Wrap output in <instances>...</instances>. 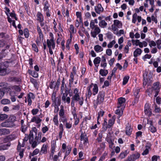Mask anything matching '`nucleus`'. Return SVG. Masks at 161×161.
<instances>
[{"label":"nucleus","instance_id":"72a5a7b5","mask_svg":"<svg viewBox=\"0 0 161 161\" xmlns=\"http://www.w3.org/2000/svg\"><path fill=\"white\" fill-rule=\"evenodd\" d=\"M53 121L54 123V124L58 126V115H56L54 116L53 119Z\"/></svg>","mask_w":161,"mask_h":161},{"label":"nucleus","instance_id":"7c9ffc66","mask_svg":"<svg viewBox=\"0 0 161 161\" xmlns=\"http://www.w3.org/2000/svg\"><path fill=\"white\" fill-rule=\"evenodd\" d=\"M98 87L97 85L95 84L93 85V95H95L98 92Z\"/></svg>","mask_w":161,"mask_h":161},{"label":"nucleus","instance_id":"13d9d810","mask_svg":"<svg viewBox=\"0 0 161 161\" xmlns=\"http://www.w3.org/2000/svg\"><path fill=\"white\" fill-rule=\"evenodd\" d=\"M39 152V150L38 148L36 149L31 154V156H34L37 154Z\"/></svg>","mask_w":161,"mask_h":161},{"label":"nucleus","instance_id":"37998d69","mask_svg":"<svg viewBox=\"0 0 161 161\" xmlns=\"http://www.w3.org/2000/svg\"><path fill=\"white\" fill-rule=\"evenodd\" d=\"M56 87L55 83V81L53 80H52L49 85V87L51 89H53Z\"/></svg>","mask_w":161,"mask_h":161},{"label":"nucleus","instance_id":"f257e3e1","mask_svg":"<svg viewBox=\"0 0 161 161\" xmlns=\"http://www.w3.org/2000/svg\"><path fill=\"white\" fill-rule=\"evenodd\" d=\"M125 99L124 97H120L118 99L117 108L118 109L115 111V113L118 115L119 118L123 114V110L125 107Z\"/></svg>","mask_w":161,"mask_h":161},{"label":"nucleus","instance_id":"e433bc0d","mask_svg":"<svg viewBox=\"0 0 161 161\" xmlns=\"http://www.w3.org/2000/svg\"><path fill=\"white\" fill-rule=\"evenodd\" d=\"M101 61V58L99 57H97L93 61L94 63L95 66L97 64H99Z\"/></svg>","mask_w":161,"mask_h":161},{"label":"nucleus","instance_id":"49530a36","mask_svg":"<svg viewBox=\"0 0 161 161\" xmlns=\"http://www.w3.org/2000/svg\"><path fill=\"white\" fill-rule=\"evenodd\" d=\"M90 27L92 29H93L95 26H97V25H95L94 21L93 20H92L91 21L90 24Z\"/></svg>","mask_w":161,"mask_h":161},{"label":"nucleus","instance_id":"ea45409f","mask_svg":"<svg viewBox=\"0 0 161 161\" xmlns=\"http://www.w3.org/2000/svg\"><path fill=\"white\" fill-rule=\"evenodd\" d=\"M49 5L48 3V2L46 1L44 4V7L43 9L45 11H49Z\"/></svg>","mask_w":161,"mask_h":161},{"label":"nucleus","instance_id":"6e6d98bb","mask_svg":"<svg viewBox=\"0 0 161 161\" xmlns=\"http://www.w3.org/2000/svg\"><path fill=\"white\" fill-rule=\"evenodd\" d=\"M48 128L46 126H45L42 127V130L43 133H45L46 132L48 131Z\"/></svg>","mask_w":161,"mask_h":161},{"label":"nucleus","instance_id":"ddd939ff","mask_svg":"<svg viewBox=\"0 0 161 161\" xmlns=\"http://www.w3.org/2000/svg\"><path fill=\"white\" fill-rule=\"evenodd\" d=\"M95 10L97 14H100L103 11V8L102 7L101 5L100 4H99L97 6L95 7Z\"/></svg>","mask_w":161,"mask_h":161},{"label":"nucleus","instance_id":"b1692460","mask_svg":"<svg viewBox=\"0 0 161 161\" xmlns=\"http://www.w3.org/2000/svg\"><path fill=\"white\" fill-rule=\"evenodd\" d=\"M74 80V76L73 73H71L69 80V86L70 87L72 86V84H73Z\"/></svg>","mask_w":161,"mask_h":161},{"label":"nucleus","instance_id":"f8f14e48","mask_svg":"<svg viewBox=\"0 0 161 161\" xmlns=\"http://www.w3.org/2000/svg\"><path fill=\"white\" fill-rule=\"evenodd\" d=\"M42 121V120L39 117L34 116L31 119V122H35L36 124H38L39 126H40Z\"/></svg>","mask_w":161,"mask_h":161},{"label":"nucleus","instance_id":"052dcab7","mask_svg":"<svg viewBox=\"0 0 161 161\" xmlns=\"http://www.w3.org/2000/svg\"><path fill=\"white\" fill-rule=\"evenodd\" d=\"M55 148L54 147H52L51 150V153L50 154V158H51V157L53 158V155L54 154V152H55Z\"/></svg>","mask_w":161,"mask_h":161},{"label":"nucleus","instance_id":"79ce46f5","mask_svg":"<svg viewBox=\"0 0 161 161\" xmlns=\"http://www.w3.org/2000/svg\"><path fill=\"white\" fill-rule=\"evenodd\" d=\"M114 122V119H113H113H110L108 121V127L111 128V126L113 125Z\"/></svg>","mask_w":161,"mask_h":161},{"label":"nucleus","instance_id":"774afa93","mask_svg":"<svg viewBox=\"0 0 161 161\" xmlns=\"http://www.w3.org/2000/svg\"><path fill=\"white\" fill-rule=\"evenodd\" d=\"M60 119L64 124L66 123L67 122V119L64 116L60 117Z\"/></svg>","mask_w":161,"mask_h":161},{"label":"nucleus","instance_id":"a18cd8bd","mask_svg":"<svg viewBox=\"0 0 161 161\" xmlns=\"http://www.w3.org/2000/svg\"><path fill=\"white\" fill-rule=\"evenodd\" d=\"M137 15L136 13L134 14L132 16V22L134 23H135L137 18Z\"/></svg>","mask_w":161,"mask_h":161},{"label":"nucleus","instance_id":"338daca9","mask_svg":"<svg viewBox=\"0 0 161 161\" xmlns=\"http://www.w3.org/2000/svg\"><path fill=\"white\" fill-rule=\"evenodd\" d=\"M65 126L67 129H70L72 127V123L69 122H66L65 124Z\"/></svg>","mask_w":161,"mask_h":161},{"label":"nucleus","instance_id":"864d4df0","mask_svg":"<svg viewBox=\"0 0 161 161\" xmlns=\"http://www.w3.org/2000/svg\"><path fill=\"white\" fill-rule=\"evenodd\" d=\"M149 130L152 133H154L156 131V129L153 125L150 126L149 127Z\"/></svg>","mask_w":161,"mask_h":161},{"label":"nucleus","instance_id":"6e6552de","mask_svg":"<svg viewBox=\"0 0 161 161\" xmlns=\"http://www.w3.org/2000/svg\"><path fill=\"white\" fill-rule=\"evenodd\" d=\"M6 67L3 64L0 65V75H4L7 74Z\"/></svg>","mask_w":161,"mask_h":161},{"label":"nucleus","instance_id":"0e129e2a","mask_svg":"<svg viewBox=\"0 0 161 161\" xmlns=\"http://www.w3.org/2000/svg\"><path fill=\"white\" fill-rule=\"evenodd\" d=\"M20 108V106L19 105L13 106L12 109L14 110H18Z\"/></svg>","mask_w":161,"mask_h":161},{"label":"nucleus","instance_id":"a878e982","mask_svg":"<svg viewBox=\"0 0 161 161\" xmlns=\"http://www.w3.org/2000/svg\"><path fill=\"white\" fill-rule=\"evenodd\" d=\"M128 154L127 151L126 150L125 152H121L120 153L118 158L120 159H122L125 158Z\"/></svg>","mask_w":161,"mask_h":161},{"label":"nucleus","instance_id":"412c9836","mask_svg":"<svg viewBox=\"0 0 161 161\" xmlns=\"http://www.w3.org/2000/svg\"><path fill=\"white\" fill-rule=\"evenodd\" d=\"M92 86V85H91L87 87V92L86 93V98H89L92 95V92H91V89Z\"/></svg>","mask_w":161,"mask_h":161},{"label":"nucleus","instance_id":"2f4dec72","mask_svg":"<svg viewBox=\"0 0 161 161\" xmlns=\"http://www.w3.org/2000/svg\"><path fill=\"white\" fill-rule=\"evenodd\" d=\"M108 73V70L101 69L99 71V74L103 76H106Z\"/></svg>","mask_w":161,"mask_h":161},{"label":"nucleus","instance_id":"39448f33","mask_svg":"<svg viewBox=\"0 0 161 161\" xmlns=\"http://www.w3.org/2000/svg\"><path fill=\"white\" fill-rule=\"evenodd\" d=\"M37 129L35 127H33L32 130L30 131L29 134V140H33L34 136L35 138L37 137Z\"/></svg>","mask_w":161,"mask_h":161},{"label":"nucleus","instance_id":"7ed1b4c3","mask_svg":"<svg viewBox=\"0 0 161 161\" xmlns=\"http://www.w3.org/2000/svg\"><path fill=\"white\" fill-rule=\"evenodd\" d=\"M75 101L78 103L80 106H82L83 103L84 99L82 97H80L79 95H76V96H73L72 98L71 103L72 106H74Z\"/></svg>","mask_w":161,"mask_h":161},{"label":"nucleus","instance_id":"4468645a","mask_svg":"<svg viewBox=\"0 0 161 161\" xmlns=\"http://www.w3.org/2000/svg\"><path fill=\"white\" fill-rule=\"evenodd\" d=\"M35 98V96L31 92H30L27 95V100L28 102V104L29 105H31L32 103L31 99H34Z\"/></svg>","mask_w":161,"mask_h":161},{"label":"nucleus","instance_id":"20e7f679","mask_svg":"<svg viewBox=\"0 0 161 161\" xmlns=\"http://www.w3.org/2000/svg\"><path fill=\"white\" fill-rule=\"evenodd\" d=\"M105 96L104 92L103 91L100 92L98 94L97 99V104H100L103 103L104 100Z\"/></svg>","mask_w":161,"mask_h":161},{"label":"nucleus","instance_id":"9d476101","mask_svg":"<svg viewBox=\"0 0 161 161\" xmlns=\"http://www.w3.org/2000/svg\"><path fill=\"white\" fill-rule=\"evenodd\" d=\"M47 44L48 48H52L53 49H54L55 47V44L54 42L53 38H52L50 40L47 39Z\"/></svg>","mask_w":161,"mask_h":161},{"label":"nucleus","instance_id":"473e14b6","mask_svg":"<svg viewBox=\"0 0 161 161\" xmlns=\"http://www.w3.org/2000/svg\"><path fill=\"white\" fill-rule=\"evenodd\" d=\"M108 127V125L107 124V119H105L104 120V122L103 124V128L104 131L106 130L107 128H110Z\"/></svg>","mask_w":161,"mask_h":161},{"label":"nucleus","instance_id":"bf43d9fd","mask_svg":"<svg viewBox=\"0 0 161 161\" xmlns=\"http://www.w3.org/2000/svg\"><path fill=\"white\" fill-rule=\"evenodd\" d=\"M39 111V109L37 108L33 109L31 110V113L33 115H35L37 114Z\"/></svg>","mask_w":161,"mask_h":161},{"label":"nucleus","instance_id":"8fccbe9b","mask_svg":"<svg viewBox=\"0 0 161 161\" xmlns=\"http://www.w3.org/2000/svg\"><path fill=\"white\" fill-rule=\"evenodd\" d=\"M104 113V112L103 111H100L98 112L97 117L98 120H99L101 117H102L103 116Z\"/></svg>","mask_w":161,"mask_h":161},{"label":"nucleus","instance_id":"1a4fd4ad","mask_svg":"<svg viewBox=\"0 0 161 161\" xmlns=\"http://www.w3.org/2000/svg\"><path fill=\"white\" fill-rule=\"evenodd\" d=\"M80 140L83 142L85 145H86L88 143V139L86 135L82 133L80 136Z\"/></svg>","mask_w":161,"mask_h":161},{"label":"nucleus","instance_id":"c03bdc74","mask_svg":"<svg viewBox=\"0 0 161 161\" xmlns=\"http://www.w3.org/2000/svg\"><path fill=\"white\" fill-rule=\"evenodd\" d=\"M76 15L78 18H79V20L80 22H82V20L81 18V13L79 12H76Z\"/></svg>","mask_w":161,"mask_h":161},{"label":"nucleus","instance_id":"c9c22d12","mask_svg":"<svg viewBox=\"0 0 161 161\" xmlns=\"http://www.w3.org/2000/svg\"><path fill=\"white\" fill-rule=\"evenodd\" d=\"M8 117V116L6 114H0V121L6 119H7Z\"/></svg>","mask_w":161,"mask_h":161},{"label":"nucleus","instance_id":"f704fd0d","mask_svg":"<svg viewBox=\"0 0 161 161\" xmlns=\"http://www.w3.org/2000/svg\"><path fill=\"white\" fill-rule=\"evenodd\" d=\"M64 107L63 106H61V109L59 110V115L60 117L64 116Z\"/></svg>","mask_w":161,"mask_h":161},{"label":"nucleus","instance_id":"a211bd4d","mask_svg":"<svg viewBox=\"0 0 161 161\" xmlns=\"http://www.w3.org/2000/svg\"><path fill=\"white\" fill-rule=\"evenodd\" d=\"M140 156V154L138 153L132 154L131 155L129 156L130 158H131L132 161H135L136 159L138 158Z\"/></svg>","mask_w":161,"mask_h":161},{"label":"nucleus","instance_id":"e2e57ef3","mask_svg":"<svg viewBox=\"0 0 161 161\" xmlns=\"http://www.w3.org/2000/svg\"><path fill=\"white\" fill-rule=\"evenodd\" d=\"M69 29L73 33H75L76 32V30H75L74 27L72 25H70Z\"/></svg>","mask_w":161,"mask_h":161},{"label":"nucleus","instance_id":"680f3d73","mask_svg":"<svg viewBox=\"0 0 161 161\" xmlns=\"http://www.w3.org/2000/svg\"><path fill=\"white\" fill-rule=\"evenodd\" d=\"M32 47L33 50L36 52H38V48L35 44H32Z\"/></svg>","mask_w":161,"mask_h":161},{"label":"nucleus","instance_id":"69168bd1","mask_svg":"<svg viewBox=\"0 0 161 161\" xmlns=\"http://www.w3.org/2000/svg\"><path fill=\"white\" fill-rule=\"evenodd\" d=\"M156 45V43L154 41H152L149 42V45L150 47H155Z\"/></svg>","mask_w":161,"mask_h":161},{"label":"nucleus","instance_id":"9b49d317","mask_svg":"<svg viewBox=\"0 0 161 161\" xmlns=\"http://www.w3.org/2000/svg\"><path fill=\"white\" fill-rule=\"evenodd\" d=\"M1 125L2 127H12L13 126V124L10 121H5L2 123Z\"/></svg>","mask_w":161,"mask_h":161},{"label":"nucleus","instance_id":"2eb2a0df","mask_svg":"<svg viewBox=\"0 0 161 161\" xmlns=\"http://www.w3.org/2000/svg\"><path fill=\"white\" fill-rule=\"evenodd\" d=\"M144 112L148 116L152 114L151 109L148 103L146 104L145 105Z\"/></svg>","mask_w":161,"mask_h":161},{"label":"nucleus","instance_id":"4c0bfd02","mask_svg":"<svg viewBox=\"0 0 161 161\" xmlns=\"http://www.w3.org/2000/svg\"><path fill=\"white\" fill-rule=\"evenodd\" d=\"M139 92V90L138 89H136L134 92V95L136 97V100L137 102L138 101V98L139 96H138V95Z\"/></svg>","mask_w":161,"mask_h":161},{"label":"nucleus","instance_id":"09e8293b","mask_svg":"<svg viewBox=\"0 0 161 161\" xmlns=\"http://www.w3.org/2000/svg\"><path fill=\"white\" fill-rule=\"evenodd\" d=\"M129 76H125L123 78V84L124 85L126 84L128 82L129 79Z\"/></svg>","mask_w":161,"mask_h":161},{"label":"nucleus","instance_id":"4be33fe9","mask_svg":"<svg viewBox=\"0 0 161 161\" xmlns=\"http://www.w3.org/2000/svg\"><path fill=\"white\" fill-rule=\"evenodd\" d=\"M9 133L10 131L8 129L5 128L0 129V135L8 134Z\"/></svg>","mask_w":161,"mask_h":161},{"label":"nucleus","instance_id":"cd10ccee","mask_svg":"<svg viewBox=\"0 0 161 161\" xmlns=\"http://www.w3.org/2000/svg\"><path fill=\"white\" fill-rule=\"evenodd\" d=\"M43 35L42 33L39 34V36L37 38L36 42L37 44L38 45L43 40Z\"/></svg>","mask_w":161,"mask_h":161},{"label":"nucleus","instance_id":"423d86ee","mask_svg":"<svg viewBox=\"0 0 161 161\" xmlns=\"http://www.w3.org/2000/svg\"><path fill=\"white\" fill-rule=\"evenodd\" d=\"M56 92H54L52 95V99L53 102L56 105H60L61 102L60 100L57 97H56Z\"/></svg>","mask_w":161,"mask_h":161},{"label":"nucleus","instance_id":"4d7b16f0","mask_svg":"<svg viewBox=\"0 0 161 161\" xmlns=\"http://www.w3.org/2000/svg\"><path fill=\"white\" fill-rule=\"evenodd\" d=\"M32 140H30V142L31 144H32L31 145V147H33V148H34L37 145V142L36 141H34V142H32V143H31V141Z\"/></svg>","mask_w":161,"mask_h":161},{"label":"nucleus","instance_id":"5fc2aeb1","mask_svg":"<svg viewBox=\"0 0 161 161\" xmlns=\"http://www.w3.org/2000/svg\"><path fill=\"white\" fill-rule=\"evenodd\" d=\"M70 89H69L67 87L66 85H65V89L64 90V92L63 93V95L65 94L66 95H68Z\"/></svg>","mask_w":161,"mask_h":161},{"label":"nucleus","instance_id":"a19ab883","mask_svg":"<svg viewBox=\"0 0 161 161\" xmlns=\"http://www.w3.org/2000/svg\"><path fill=\"white\" fill-rule=\"evenodd\" d=\"M10 103V101L7 99H4L2 100L1 101V103L3 104H9Z\"/></svg>","mask_w":161,"mask_h":161},{"label":"nucleus","instance_id":"393cba45","mask_svg":"<svg viewBox=\"0 0 161 161\" xmlns=\"http://www.w3.org/2000/svg\"><path fill=\"white\" fill-rule=\"evenodd\" d=\"M107 25V23L104 20H101L99 23V26L102 28H106Z\"/></svg>","mask_w":161,"mask_h":161},{"label":"nucleus","instance_id":"603ef678","mask_svg":"<svg viewBox=\"0 0 161 161\" xmlns=\"http://www.w3.org/2000/svg\"><path fill=\"white\" fill-rule=\"evenodd\" d=\"M24 151V149H20L19 150V151H18V152L19 153V155L20 158H22L23 156Z\"/></svg>","mask_w":161,"mask_h":161},{"label":"nucleus","instance_id":"aec40b11","mask_svg":"<svg viewBox=\"0 0 161 161\" xmlns=\"http://www.w3.org/2000/svg\"><path fill=\"white\" fill-rule=\"evenodd\" d=\"M47 145L43 144L41 148L40 154H42L47 153Z\"/></svg>","mask_w":161,"mask_h":161},{"label":"nucleus","instance_id":"de8ad7c7","mask_svg":"<svg viewBox=\"0 0 161 161\" xmlns=\"http://www.w3.org/2000/svg\"><path fill=\"white\" fill-rule=\"evenodd\" d=\"M116 43V41L114 40H113L111 42H110L109 43L108 45V47L109 48H110L112 47L113 45H114Z\"/></svg>","mask_w":161,"mask_h":161},{"label":"nucleus","instance_id":"f03ea898","mask_svg":"<svg viewBox=\"0 0 161 161\" xmlns=\"http://www.w3.org/2000/svg\"><path fill=\"white\" fill-rule=\"evenodd\" d=\"M160 87L159 86V83L156 82L154 83L153 86L151 88H149L147 90V92L148 93V95L149 96L152 95L153 91H154L155 94L154 96V97H156L158 94L159 92Z\"/></svg>","mask_w":161,"mask_h":161},{"label":"nucleus","instance_id":"c85d7f7f","mask_svg":"<svg viewBox=\"0 0 161 161\" xmlns=\"http://www.w3.org/2000/svg\"><path fill=\"white\" fill-rule=\"evenodd\" d=\"M36 16L37 17V20L39 21V22L44 20L43 16L40 12H37Z\"/></svg>","mask_w":161,"mask_h":161},{"label":"nucleus","instance_id":"bb28decb","mask_svg":"<svg viewBox=\"0 0 161 161\" xmlns=\"http://www.w3.org/2000/svg\"><path fill=\"white\" fill-rule=\"evenodd\" d=\"M28 73L34 77L36 78L38 76V74L35 71L29 69L28 70Z\"/></svg>","mask_w":161,"mask_h":161},{"label":"nucleus","instance_id":"c756f323","mask_svg":"<svg viewBox=\"0 0 161 161\" xmlns=\"http://www.w3.org/2000/svg\"><path fill=\"white\" fill-rule=\"evenodd\" d=\"M94 49L95 51L97 52H100L103 51V48L99 45H97L94 46Z\"/></svg>","mask_w":161,"mask_h":161},{"label":"nucleus","instance_id":"f3484780","mask_svg":"<svg viewBox=\"0 0 161 161\" xmlns=\"http://www.w3.org/2000/svg\"><path fill=\"white\" fill-rule=\"evenodd\" d=\"M68 95L64 94L62 95V101L64 103H67V104H69L70 103V98L67 97Z\"/></svg>","mask_w":161,"mask_h":161},{"label":"nucleus","instance_id":"dca6fc26","mask_svg":"<svg viewBox=\"0 0 161 161\" xmlns=\"http://www.w3.org/2000/svg\"><path fill=\"white\" fill-rule=\"evenodd\" d=\"M112 25L119 28H122L123 25L120 21L117 19H115L114 20V23Z\"/></svg>","mask_w":161,"mask_h":161},{"label":"nucleus","instance_id":"3c124183","mask_svg":"<svg viewBox=\"0 0 161 161\" xmlns=\"http://www.w3.org/2000/svg\"><path fill=\"white\" fill-rule=\"evenodd\" d=\"M24 33L25 37L26 38H28L29 36V33L28 30L27 29H25L24 30Z\"/></svg>","mask_w":161,"mask_h":161},{"label":"nucleus","instance_id":"58836bf2","mask_svg":"<svg viewBox=\"0 0 161 161\" xmlns=\"http://www.w3.org/2000/svg\"><path fill=\"white\" fill-rule=\"evenodd\" d=\"M146 149L142 153V154L143 155H146L149 152L148 149L150 148V146H145Z\"/></svg>","mask_w":161,"mask_h":161},{"label":"nucleus","instance_id":"0eeeda50","mask_svg":"<svg viewBox=\"0 0 161 161\" xmlns=\"http://www.w3.org/2000/svg\"><path fill=\"white\" fill-rule=\"evenodd\" d=\"M101 32V30L97 26H95L94 28L93 31H91V36L93 38H95L97 35Z\"/></svg>","mask_w":161,"mask_h":161},{"label":"nucleus","instance_id":"6ab92c4d","mask_svg":"<svg viewBox=\"0 0 161 161\" xmlns=\"http://www.w3.org/2000/svg\"><path fill=\"white\" fill-rule=\"evenodd\" d=\"M132 129L131 125L129 123H128L126 127V134L127 135H130L131 134Z\"/></svg>","mask_w":161,"mask_h":161},{"label":"nucleus","instance_id":"5701e85b","mask_svg":"<svg viewBox=\"0 0 161 161\" xmlns=\"http://www.w3.org/2000/svg\"><path fill=\"white\" fill-rule=\"evenodd\" d=\"M142 52V51L141 49L139 48H137L134 52L133 55L134 57H136L140 55L141 54Z\"/></svg>","mask_w":161,"mask_h":161}]
</instances>
